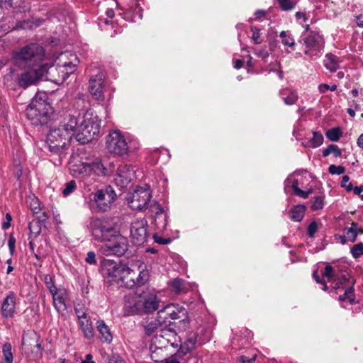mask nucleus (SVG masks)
I'll return each instance as SVG.
<instances>
[{
  "label": "nucleus",
  "instance_id": "6e6d98bb",
  "mask_svg": "<svg viewBox=\"0 0 363 363\" xmlns=\"http://www.w3.org/2000/svg\"><path fill=\"white\" fill-rule=\"evenodd\" d=\"M345 233L347 236V240H349L352 242H354L356 241L358 233H359L357 231H354L352 230H348L346 228L345 230Z\"/></svg>",
  "mask_w": 363,
  "mask_h": 363
},
{
  "label": "nucleus",
  "instance_id": "b1692460",
  "mask_svg": "<svg viewBox=\"0 0 363 363\" xmlns=\"http://www.w3.org/2000/svg\"><path fill=\"white\" fill-rule=\"evenodd\" d=\"M96 325L101 341L110 343L113 340V335L108 326L102 320H97Z\"/></svg>",
  "mask_w": 363,
  "mask_h": 363
},
{
  "label": "nucleus",
  "instance_id": "6ab92c4d",
  "mask_svg": "<svg viewBox=\"0 0 363 363\" xmlns=\"http://www.w3.org/2000/svg\"><path fill=\"white\" fill-rule=\"evenodd\" d=\"M125 264H118L112 260L106 259L104 262L102 269L104 274L112 277L113 281L119 284V280L123 274Z\"/></svg>",
  "mask_w": 363,
  "mask_h": 363
},
{
  "label": "nucleus",
  "instance_id": "a18cd8bd",
  "mask_svg": "<svg viewBox=\"0 0 363 363\" xmlns=\"http://www.w3.org/2000/svg\"><path fill=\"white\" fill-rule=\"evenodd\" d=\"M184 281L177 278L172 281V286L176 293H180L184 291Z\"/></svg>",
  "mask_w": 363,
  "mask_h": 363
},
{
  "label": "nucleus",
  "instance_id": "7ed1b4c3",
  "mask_svg": "<svg viewBox=\"0 0 363 363\" xmlns=\"http://www.w3.org/2000/svg\"><path fill=\"white\" fill-rule=\"evenodd\" d=\"M106 147L111 154L125 157L138 150L139 143L137 140L126 138L119 130H113L106 137Z\"/></svg>",
  "mask_w": 363,
  "mask_h": 363
},
{
  "label": "nucleus",
  "instance_id": "680f3d73",
  "mask_svg": "<svg viewBox=\"0 0 363 363\" xmlns=\"http://www.w3.org/2000/svg\"><path fill=\"white\" fill-rule=\"evenodd\" d=\"M86 262L90 264H96L97 261L96 259V255H95L94 252L90 251L87 253V255L86 257Z\"/></svg>",
  "mask_w": 363,
  "mask_h": 363
},
{
  "label": "nucleus",
  "instance_id": "2f4dec72",
  "mask_svg": "<svg viewBox=\"0 0 363 363\" xmlns=\"http://www.w3.org/2000/svg\"><path fill=\"white\" fill-rule=\"evenodd\" d=\"M164 322L162 319L157 317V319H153L147 321L144 325L145 333L147 335L150 336L153 334L159 327L162 326Z\"/></svg>",
  "mask_w": 363,
  "mask_h": 363
},
{
  "label": "nucleus",
  "instance_id": "13d9d810",
  "mask_svg": "<svg viewBox=\"0 0 363 363\" xmlns=\"http://www.w3.org/2000/svg\"><path fill=\"white\" fill-rule=\"evenodd\" d=\"M337 89V85L333 84L332 86H330L327 84H320L318 86V90L320 93H325L327 91L330 90L332 91H334Z\"/></svg>",
  "mask_w": 363,
  "mask_h": 363
},
{
  "label": "nucleus",
  "instance_id": "9b49d317",
  "mask_svg": "<svg viewBox=\"0 0 363 363\" xmlns=\"http://www.w3.org/2000/svg\"><path fill=\"white\" fill-rule=\"evenodd\" d=\"M75 176L86 178L94 176L105 174L106 169L99 160L88 162H79L72 164L70 167Z\"/></svg>",
  "mask_w": 363,
  "mask_h": 363
},
{
  "label": "nucleus",
  "instance_id": "20e7f679",
  "mask_svg": "<svg viewBox=\"0 0 363 363\" xmlns=\"http://www.w3.org/2000/svg\"><path fill=\"white\" fill-rule=\"evenodd\" d=\"M16 64L19 66L38 67L48 65L43 61L45 59V50L40 45L30 43L18 50L13 52Z\"/></svg>",
  "mask_w": 363,
  "mask_h": 363
},
{
  "label": "nucleus",
  "instance_id": "09e8293b",
  "mask_svg": "<svg viewBox=\"0 0 363 363\" xmlns=\"http://www.w3.org/2000/svg\"><path fill=\"white\" fill-rule=\"evenodd\" d=\"M277 2L283 11L291 10L295 6L291 0H277Z\"/></svg>",
  "mask_w": 363,
  "mask_h": 363
},
{
  "label": "nucleus",
  "instance_id": "5fc2aeb1",
  "mask_svg": "<svg viewBox=\"0 0 363 363\" xmlns=\"http://www.w3.org/2000/svg\"><path fill=\"white\" fill-rule=\"evenodd\" d=\"M169 357H166L164 359V362L162 363H180L181 362V357L178 354H174L173 353Z\"/></svg>",
  "mask_w": 363,
  "mask_h": 363
},
{
  "label": "nucleus",
  "instance_id": "5701e85b",
  "mask_svg": "<svg viewBox=\"0 0 363 363\" xmlns=\"http://www.w3.org/2000/svg\"><path fill=\"white\" fill-rule=\"evenodd\" d=\"M157 315L159 318L162 320L164 324L170 323L167 316H169L171 320H177L181 318L179 313L177 312L174 306L172 305H167L162 309L160 310L157 313Z\"/></svg>",
  "mask_w": 363,
  "mask_h": 363
},
{
  "label": "nucleus",
  "instance_id": "dca6fc26",
  "mask_svg": "<svg viewBox=\"0 0 363 363\" xmlns=\"http://www.w3.org/2000/svg\"><path fill=\"white\" fill-rule=\"evenodd\" d=\"M147 221L144 218L136 219L130 225V236L134 244H143L147 237Z\"/></svg>",
  "mask_w": 363,
  "mask_h": 363
},
{
  "label": "nucleus",
  "instance_id": "f8f14e48",
  "mask_svg": "<svg viewBox=\"0 0 363 363\" xmlns=\"http://www.w3.org/2000/svg\"><path fill=\"white\" fill-rule=\"evenodd\" d=\"M128 247V239L122 236L118 232L111 242L101 245L99 251L105 256L115 255L121 257L125 254Z\"/></svg>",
  "mask_w": 363,
  "mask_h": 363
},
{
  "label": "nucleus",
  "instance_id": "412c9836",
  "mask_svg": "<svg viewBox=\"0 0 363 363\" xmlns=\"http://www.w3.org/2000/svg\"><path fill=\"white\" fill-rule=\"evenodd\" d=\"M205 341L206 340H202L201 337L199 338V335L196 332H189L187 334L185 342L179 345L180 350L183 353L189 352L195 348L196 343L202 345Z\"/></svg>",
  "mask_w": 363,
  "mask_h": 363
},
{
  "label": "nucleus",
  "instance_id": "69168bd1",
  "mask_svg": "<svg viewBox=\"0 0 363 363\" xmlns=\"http://www.w3.org/2000/svg\"><path fill=\"white\" fill-rule=\"evenodd\" d=\"M256 354H254L251 357H247L246 356H241L240 357V363H254V362L256 359Z\"/></svg>",
  "mask_w": 363,
  "mask_h": 363
},
{
  "label": "nucleus",
  "instance_id": "9d476101",
  "mask_svg": "<svg viewBox=\"0 0 363 363\" xmlns=\"http://www.w3.org/2000/svg\"><path fill=\"white\" fill-rule=\"evenodd\" d=\"M149 272L146 269L135 271L127 265L119 280L121 286L127 288L139 287L145 285L149 280Z\"/></svg>",
  "mask_w": 363,
  "mask_h": 363
},
{
  "label": "nucleus",
  "instance_id": "a878e982",
  "mask_svg": "<svg viewBox=\"0 0 363 363\" xmlns=\"http://www.w3.org/2000/svg\"><path fill=\"white\" fill-rule=\"evenodd\" d=\"M323 65L330 72H335L340 68V60L333 53H327L325 56Z\"/></svg>",
  "mask_w": 363,
  "mask_h": 363
},
{
  "label": "nucleus",
  "instance_id": "2eb2a0df",
  "mask_svg": "<svg viewBox=\"0 0 363 363\" xmlns=\"http://www.w3.org/2000/svg\"><path fill=\"white\" fill-rule=\"evenodd\" d=\"M177 335L174 331L166 328H162L160 334H157L151 340L150 347L173 348L177 350L179 345L177 343Z\"/></svg>",
  "mask_w": 363,
  "mask_h": 363
},
{
  "label": "nucleus",
  "instance_id": "39448f33",
  "mask_svg": "<svg viewBox=\"0 0 363 363\" xmlns=\"http://www.w3.org/2000/svg\"><path fill=\"white\" fill-rule=\"evenodd\" d=\"M71 139L67 130L59 125L52 128L48 133L46 143L48 149L59 156L57 162H54L55 165L61 164V160L65 157V150L69 145Z\"/></svg>",
  "mask_w": 363,
  "mask_h": 363
},
{
  "label": "nucleus",
  "instance_id": "c85d7f7f",
  "mask_svg": "<svg viewBox=\"0 0 363 363\" xmlns=\"http://www.w3.org/2000/svg\"><path fill=\"white\" fill-rule=\"evenodd\" d=\"M323 136L319 131L313 132V137L308 140H304L301 144L305 147L316 148L323 143Z\"/></svg>",
  "mask_w": 363,
  "mask_h": 363
},
{
  "label": "nucleus",
  "instance_id": "ea45409f",
  "mask_svg": "<svg viewBox=\"0 0 363 363\" xmlns=\"http://www.w3.org/2000/svg\"><path fill=\"white\" fill-rule=\"evenodd\" d=\"M330 154H333L335 157H338L341 156L342 152L337 145L331 144L323 150V156L325 157Z\"/></svg>",
  "mask_w": 363,
  "mask_h": 363
},
{
  "label": "nucleus",
  "instance_id": "bb28decb",
  "mask_svg": "<svg viewBox=\"0 0 363 363\" xmlns=\"http://www.w3.org/2000/svg\"><path fill=\"white\" fill-rule=\"evenodd\" d=\"M31 25L29 21H23L17 22L16 26L12 28V29H28L30 28ZM11 30L10 26H8L6 23L5 20L0 21V35H4L9 33Z\"/></svg>",
  "mask_w": 363,
  "mask_h": 363
},
{
  "label": "nucleus",
  "instance_id": "338daca9",
  "mask_svg": "<svg viewBox=\"0 0 363 363\" xmlns=\"http://www.w3.org/2000/svg\"><path fill=\"white\" fill-rule=\"evenodd\" d=\"M107 363H125V361L118 355H112L108 359Z\"/></svg>",
  "mask_w": 363,
  "mask_h": 363
},
{
  "label": "nucleus",
  "instance_id": "58836bf2",
  "mask_svg": "<svg viewBox=\"0 0 363 363\" xmlns=\"http://www.w3.org/2000/svg\"><path fill=\"white\" fill-rule=\"evenodd\" d=\"M342 135V132L339 127L329 129L325 133L327 138L333 142L338 141Z\"/></svg>",
  "mask_w": 363,
  "mask_h": 363
},
{
  "label": "nucleus",
  "instance_id": "c756f323",
  "mask_svg": "<svg viewBox=\"0 0 363 363\" xmlns=\"http://www.w3.org/2000/svg\"><path fill=\"white\" fill-rule=\"evenodd\" d=\"M306 207L304 205L299 204L294 206L289 212L290 218L293 221H301L305 214Z\"/></svg>",
  "mask_w": 363,
  "mask_h": 363
},
{
  "label": "nucleus",
  "instance_id": "0eeeda50",
  "mask_svg": "<svg viewBox=\"0 0 363 363\" xmlns=\"http://www.w3.org/2000/svg\"><path fill=\"white\" fill-rule=\"evenodd\" d=\"M90 228L94 238L99 242H110L119 232L116 223L109 218H92Z\"/></svg>",
  "mask_w": 363,
  "mask_h": 363
},
{
  "label": "nucleus",
  "instance_id": "f03ea898",
  "mask_svg": "<svg viewBox=\"0 0 363 363\" xmlns=\"http://www.w3.org/2000/svg\"><path fill=\"white\" fill-rule=\"evenodd\" d=\"M160 300L150 291L140 294L130 292L124 296V308L128 315L140 313H150L157 311Z\"/></svg>",
  "mask_w": 363,
  "mask_h": 363
},
{
  "label": "nucleus",
  "instance_id": "f257e3e1",
  "mask_svg": "<svg viewBox=\"0 0 363 363\" xmlns=\"http://www.w3.org/2000/svg\"><path fill=\"white\" fill-rule=\"evenodd\" d=\"M59 126L67 130L72 138L80 143H88L99 133L100 125L96 116L86 113L83 117L69 115L60 122Z\"/></svg>",
  "mask_w": 363,
  "mask_h": 363
},
{
  "label": "nucleus",
  "instance_id": "393cba45",
  "mask_svg": "<svg viewBox=\"0 0 363 363\" xmlns=\"http://www.w3.org/2000/svg\"><path fill=\"white\" fill-rule=\"evenodd\" d=\"M65 294V291L64 289H60L52 294L53 306L58 313L62 312L67 308L64 299Z\"/></svg>",
  "mask_w": 363,
  "mask_h": 363
},
{
  "label": "nucleus",
  "instance_id": "6e6552de",
  "mask_svg": "<svg viewBox=\"0 0 363 363\" xmlns=\"http://www.w3.org/2000/svg\"><path fill=\"white\" fill-rule=\"evenodd\" d=\"M299 43L304 46V54L309 56L311 60H315L320 56L325 46L323 37L315 31L303 35Z\"/></svg>",
  "mask_w": 363,
  "mask_h": 363
},
{
  "label": "nucleus",
  "instance_id": "4d7b16f0",
  "mask_svg": "<svg viewBox=\"0 0 363 363\" xmlns=\"http://www.w3.org/2000/svg\"><path fill=\"white\" fill-rule=\"evenodd\" d=\"M350 177L347 175H344L341 182V186L345 188L347 191L352 190V184L349 182Z\"/></svg>",
  "mask_w": 363,
  "mask_h": 363
},
{
  "label": "nucleus",
  "instance_id": "864d4df0",
  "mask_svg": "<svg viewBox=\"0 0 363 363\" xmlns=\"http://www.w3.org/2000/svg\"><path fill=\"white\" fill-rule=\"evenodd\" d=\"M318 223L315 221L311 222L308 226V235L311 238L315 237V234L318 230Z\"/></svg>",
  "mask_w": 363,
  "mask_h": 363
},
{
  "label": "nucleus",
  "instance_id": "de8ad7c7",
  "mask_svg": "<svg viewBox=\"0 0 363 363\" xmlns=\"http://www.w3.org/2000/svg\"><path fill=\"white\" fill-rule=\"evenodd\" d=\"M64 66L66 67L65 71H63V78L67 79L70 74L73 73L75 70L76 64L73 62H65Z\"/></svg>",
  "mask_w": 363,
  "mask_h": 363
},
{
  "label": "nucleus",
  "instance_id": "774afa93",
  "mask_svg": "<svg viewBox=\"0 0 363 363\" xmlns=\"http://www.w3.org/2000/svg\"><path fill=\"white\" fill-rule=\"evenodd\" d=\"M154 240L155 242L161 245H166L170 242V240L169 238L165 239L157 235H154Z\"/></svg>",
  "mask_w": 363,
  "mask_h": 363
},
{
  "label": "nucleus",
  "instance_id": "c03bdc74",
  "mask_svg": "<svg viewBox=\"0 0 363 363\" xmlns=\"http://www.w3.org/2000/svg\"><path fill=\"white\" fill-rule=\"evenodd\" d=\"M28 229L34 238L38 237L40 233V227L38 221L30 222L28 223Z\"/></svg>",
  "mask_w": 363,
  "mask_h": 363
},
{
  "label": "nucleus",
  "instance_id": "423d86ee",
  "mask_svg": "<svg viewBox=\"0 0 363 363\" xmlns=\"http://www.w3.org/2000/svg\"><path fill=\"white\" fill-rule=\"evenodd\" d=\"M52 113V108L45 99L35 96L26 108V116L34 125L47 124Z\"/></svg>",
  "mask_w": 363,
  "mask_h": 363
},
{
  "label": "nucleus",
  "instance_id": "1a4fd4ad",
  "mask_svg": "<svg viewBox=\"0 0 363 363\" xmlns=\"http://www.w3.org/2000/svg\"><path fill=\"white\" fill-rule=\"evenodd\" d=\"M116 197V194L111 186L98 189L89 196V207L92 208L96 205L98 211L106 212L111 208Z\"/></svg>",
  "mask_w": 363,
  "mask_h": 363
},
{
  "label": "nucleus",
  "instance_id": "3c124183",
  "mask_svg": "<svg viewBox=\"0 0 363 363\" xmlns=\"http://www.w3.org/2000/svg\"><path fill=\"white\" fill-rule=\"evenodd\" d=\"M250 28L252 32V40L253 41V43L255 44L261 43L262 42V39L261 38L260 36V30L255 26H251Z\"/></svg>",
  "mask_w": 363,
  "mask_h": 363
},
{
  "label": "nucleus",
  "instance_id": "0e129e2a",
  "mask_svg": "<svg viewBox=\"0 0 363 363\" xmlns=\"http://www.w3.org/2000/svg\"><path fill=\"white\" fill-rule=\"evenodd\" d=\"M8 245L11 255H13L15 251L16 240L12 235L10 236L8 240Z\"/></svg>",
  "mask_w": 363,
  "mask_h": 363
},
{
  "label": "nucleus",
  "instance_id": "e2e57ef3",
  "mask_svg": "<svg viewBox=\"0 0 363 363\" xmlns=\"http://www.w3.org/2000/svg\"><path fill=\"white\" fill-rule=\"evenodd\" d=\"M11 220H12V217H11V214L9 213H7L6 214V221H4L2 223L1 227H2L3 230H7L10 228Z\"/></svg>",
  "mask_w": 363,
  "mask_h": 363
},
{
  "label": "nucleus",
  "instance_id": "8fccbe9b",
  "mask_svg": "<svg viewBox=\"0 0 363 363\" xmlns=\"http://www.w3.org/2000/svg\"><path fill=\"white\" fill-rule=\"evenodd\" d=\"M328 172L331 174L340 175V174L345 173V168L341 165L337 166L335 164H331L328 167Z\"/></svg>",
  "mask_w": 363,
  "mask_h": 363
},
{
  "label": "nucleus",
  "instance_id": "c9c22d12",
  "mask_svg": "<svg viewBox=\"0 0 363 363\" xmlns=\"http://www.w3.org/2000/svg\"><path fill=\"white\" fill-rule=\"evenodd\" d=\"M66 67L62 65H57L54 67L53 65L48 66V72H45V74H49L50 76H53L54 73L57 72L58 73V81L63 82L66 79L63 78V71H65Z\"/></svg>",
  "mask_w": 363,
  "mask_h": 363
},
{
  "label": "nucleus",
  "instance_id": "bf43d9fd",
  "mask_svg": "<svg viewBox=\"0 0 363 363\" xmlns=\"http://www.w3.org/2000/svg\"><path fill=\"white\" fill-rule=\"evenodd\" d=\"M323 277H327L328 279V281H331L333 277V268L330 265H326L325 267L324 272L323 273Z\"/></svg>",
  "mask_w": 363,
  "mask_h": 363
},
{
  "label": "nucleus",
  "instance_id": "a19ab883",
  "mask_svg": "<svg viewBox=\"0 0 363 363\" xmlns=\"http://www.w3.org/2000/svg\"><path fill=\"white\" fill-rule=\"evenodd\" d=\"M350 252L354 259H358L363 256V242H359L354 245L351 247Z\"/></svg>",
  "mask_w": 363,
  "mask_h": 363
},
{
  "label": "nucleus",
  "instance_id": "473e14b6",
  "mask_svg": "<svg viewBox=\"0 0 363 363\" xmlns=\"http://www.w3.org/2000/svg\"><path fill=\"white\" fill-rule=\"evenodd\" d=\"M152 211L155 213V222L157 224L159 220L163 221L162 228H165L167 225V214L164 213L163 207L158 203H155L152 206Z\"/></svg>",
  "mask_w": 363,
  "mask_h": 363
},
{
  "label": "nucleus",
  "instance_id": "052dcab7",
  "mask_svg": "<svg viewBox=\"0 0 363 363\" xmlns=\"http://www.w3.org/2000/svg\"><path fill=\"white\" fill-rule=\"evenodd\" d=\"M344 296L346 297V298L350 302L353 303L354 301V288L353 287H349L347 288L344 294Z\"/></svg>",
  "mask_w": 363,
  "mask_h": 363
},
{
  "label": "nucleus",
  "instance_id": "603ef678",
  "mask_svg": "<svg viewBox=\"0 0 363 363\" xmlns=\"http://www.w3.org/2000/svg\"><path fill=\"white\" fill-rule=\"evenodd\" d=\"M30 208L33 213H39L40 210V203L38 199L36 197L30 199Z\"/></svg>",
  "mask_w": 363,
  "mask_h": 363
},
{
  "label": "nucleus",
  "instance_id": "a211bd4d",
  "mask_svg": "<svg viewBox=\"0 0 363 363\" xmlns=\"http://www.w3.org/2000/svg\"><path fill=\"white\" fill-rule=\"evenodd\" d=\"M104 79L105 75L101 72H99L89 79V91L96 100L103 101L104 99Z\"/></svg>",
  "mask_w": 363,
  "mask_h": 363
},
{
  "label": "nucleus",
  "instance_id": "49530a36",
  "mask_svg": "<svg viewBox=\"0 0 363 363\" xmlns=\"http://www.w3.org/2000/svg\"><path fill=\"white\" fill-rule=\"evenodd\" d=\"M77 188L76 182L74 180L69 181L65 184V188L62 191V194L65 196H69L70 194L74 192Z\"/></svg>",
  "mask_w": 363,
  "mask_h": 363
},
{
  "label": "nucleus",
  "instance_id": "4be33fe9",
  "mask_svg": "<svg viewBox=\"0 0 363 363\" xmlns=\"http://www.w3.org/2000/svg\"><path fill=\"white\" fill-rule=\"evenodd\" d=\"M173 348L150 347V357L155 362H163L164 359L174 352Z\"/></svg>",
  "mask_w": 363,
  "mask_h": 363
},
{
  "label": "nucleus",
  "instance_id": "ddd939ff",
  "mask_svg": "<svg viewBox=\"0 0 363 363\" xmlns=\"http://www.w3.org/2000/svg\"><path fill=\"white\" fill-rule=\"evenodd\" d=\"M26 69L23 73L18 75L17 81L21 87L24 89L35 84L38 82L43 76L48 72V65L25 66Z\"/></svg>",
  "mask_w": 363,
  "mask_h": 363
},
{
  "label": "nucleus",
  "instance_id": "4c0bfd02",
  "mask_svg": "<svg viewBox=\"0 0 363 363\" xmlns=\"http://www.w3.org/2000/svg\"><path fill=\"white\" fill-rule=\"evenodd\" d=\"M280 38H281V43L284 45L289 46L290 48H294L295 46V40L293 38L292 35L288 31H281L279 34Z\"/></svg>",
  "mask_w": 363,
  "mask_h": 363
},
{
  "label": "nucleus",
  "instance_id": "f704fd0d",
  "mask_svg": "<svg viewBox=\"0 0 363 363\" xmlns=\"http://www.w3.org/2000/svg\"><path fill=\"white\" fill-rule=\"evenodd\" d=\"M298 182L297 179H294L291 182V189H293V191L294 194L296 196L301 197L303 199H306L308 197V196L312 194L313 190L311 189H308V191H303L298 187Z\"/></svg>",
  "mask_w": 363,
  "mask_h": 363
},
{
  "label": "nucleus",
  "instance_id": "cd10ccee",
  "mask_svg": "<svg viewBox=\"0 0 363 363\" xmlns=\"http://www.w3.org/2000/svg\"><path fill=\"white\" fill-rule=\"evenodd\" d=\"M78 325L84 338L91 340L94 337V330L91 318L78 321Z\"/></svg>",
  "mask_w": 363,
  "mask_h": 363
},
{
  "label": "nucleus",
  "instance_id": "79ce46f5",
  "mask_svg": "<svg viewBox=\"0 0 363 363\" xmlns=\"http://www.w3.org/2000/svg\"><path fill=\"white\" fill-rule=\"evenodd\" d=\"M44 283L46 287L49 289L50 294H53L59 289L55 286L54 281L52 277L49 274H47L44 277Z\"/></svg>",
  "mask_w": 363,
  "mask_h": 363
},
{
  "label": "nucleus",
  "instance_id": "aec40b11",
  "mask_svg": "<svg viewBox=\"0 0 363 363\" xmlns=\"http://www.w3.org/2000/svg\"><path fill=\"white\" fill-rule=\"evenodd\" d=\"M16 296L13 291H10L3 300L1 313L6 318H13L16 313Z\"/></svg>",
  "mask_w": 363,
  "mask_h": 363
},
{
  "label": "nucleus",
  "instance_id": "f3484780",
  "mask_svg": "<svg viewBox=\"0 0 363 363\" xmlns=\"http://www.w3.org/2000/svg\"><path fill=\"white\" fill-rule=\"evenodd\" d=\"M135 169L130 164H121L114 179L116 184L121 189L127 187L134 178Z\"/></svg>",
  "mask_w": 363,
  "mask_h": 363
},
{
  "label": "nucleus",
  "instance_id": "7c9ffc66",
  "mask_svg": "<svg viewBox=\"0 0 363 363\" xmlns=\"http://www.w3.org/2000/svg\"><path fill=\"white\" fill-rule=\"evenodd\" d=\"M279 95L286 105L294 104L298 99L297 94L288 89L281 90Z\"/></svg>",
  "mask_w": 363,
  "mask_h": 363
},
{
  "label": "nucleus",
  "instance_id": "37998d69",
  "mask_svg": "<svg viewBox=\"0 0 363 363\" xmlns=\"http://www.w3.org/2000/svg\"><path fill=\"white\" fill-rule=\"evenodd\" d=\"M324 206V196H316L313 201V203L311 206L312 211H318L320 210L323 208Z\"/></svg>",
  "mask_w": 363,
  "mask_h": 363
},
{
  "label": "nucleus",
  "instance_id": "72a5a7b5",
  "mask_svg": "<svg viewBox=\"0 0 363 363\" xmlns=\"http://www.w3.org/2000/svg\"><path fill=\"white\" fill-rule=\"evenodd\" d=\"M88 311V308H86L83 303H77L74 306V312L78 321L91 318Z\"/></svg>",
  "mask_w": 363,
  "mask_h": 363
},
{
  "label": "nucleus",
  "instance_id": "e433bc0d",
  "mask_svg": "<svg viewBox=\"0 0 363 363\" xmlns=\"http://www.w3.org/2000/svg\"><path fill=\"white\" fill-rule=\"evenodd\" d=\"M11 345L9 342L4 344L2 347L3 359L5 363H13V353Z\"/></svg>",
  "mask_w": 363,
  "mask_h": 363
},
{
  "label": "nucleus",
  "instance_id": "4468645a",
  "mask_svg": "<svg viewBox=\"0 0 363 363\" xmlns=\"http://www.w3.org/2000/svg\"><path fill=\"white\" fill-rule=\"evenodd\" d=\"M150 198V189L139 186L128 193L126 200L131 209L141 211L147 207Z\"/></svg>",
  "mask_w": 363,
  "mask_h": 363
}]
</instances>
